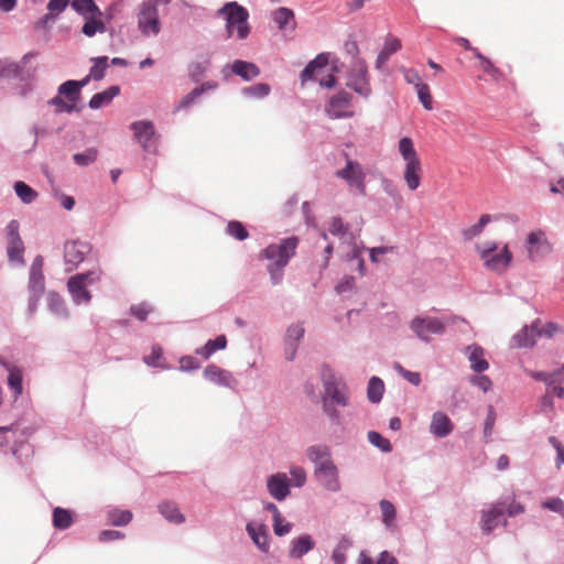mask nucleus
I'll list each match as a JSON object with an SVG mask.
<instances>
[{
  "label": "nucleus",
  "mask_w": 564,
  "mask_h": 564,
  "mask_svg": "<svg viewBox=\"0 0 564 564\" xmlns=\"http://www.w3.org/2000/svg\"><path fill=\"white\" fill-rule=\"evenodd\" d=\"M42 270L43 258L36 256L31 264L28 282V311L31 315L36 312L40 300L45 291V278Z\"/></svg>",
  "instance_id": "obj_9"
},
{
  "label": "nucleus",
  "mask_w": 564,
  "mask_h": 564,
  "mask_svg": "<svg viewBox=\"0 0 564 564\" xmlns=\"http://www.w3.org/2000/svg\"><path fill=\"white\" fill-rule=\"evenodd\" d=\"M498 243L496 241H485L476 246V251L484 262V267L497 274L505 273L510 267L513 256L509 246L505 243L498 253Z\"/></svg>",
  "instance_id": "obj_3"
},
{
  "label": "nucleus",
  "mask_w": 564,
  "mask_h": 564,
  "mask_svg": "<svg viewBox=\"0 0 564 564\" xmlns=\"http://www.w3.org/2000/svg\"><path fill=\"white\" fill-rule=\"evenodd\" d=\"M226 232L234 237L235 239L237 240H245L248 238L249 234L247 231V229L245 228V226L238 221V220H231L228 223L227 225V228H226Z\"/></svg>",
  "instance_id": "obj_54"
},
{
  "label": "nucleus",
  "mask_w": 564,
  "mask_h": 564,
  "mask_svg": "<svg viewBox=\"0 0 564 564\" xmlns=\"http://www.w3.org/2000/svg\"><path fill=\"white\" fill-rule=\"evenodd\" d=\"M94 65L90 67L89 77H93L95 80H100L105 77V70L108 67V57L100 56L91 58Z\"/></svg>",
  "instance_id": "obj_50"
},
{
  "label": "nucleus",
  "mask_w": 564,
  "mask_h": 564,
  "mask_svg": "<svg viewBox=\"0 0 564 564\" xmlns=\"http://www.w3.org/2000/svg\"><path fill=\"white\" fill-rule=\"evenodd\" d=\"M474 55L479 59L482 70L488 74L494 80H499L501 72L498 69L491 61L485 57L478 50H474Z\"/></svg>",
  "instance_id": "obj_48"
},
{
  "label": "nucleus",
  "mask_w": 564,
  "mask_h": 564,
  "mask_svg": "<svg viewBox=\"0 0 564 564\" xmlns=\"http://www.w3.org/2000/svg\"><path fill=\"white\" fill-rule=\"evenodd\" d=\"M326 112L330 118L351 117V96L347 91H339L330 98L326 106Z\"/></svg>",
  "instance_id": "obj_20"
},
{
  "label": "nucleus",
  "mask_w": 564,
  "mask_h": 564,
  "mask_svg": "<svg viewBox=\"0 0 564 564\" xmlns=\"http://www.w3.org/2000/svg\"><path fill=\"white\" fill-rule=\"evenodd\" d=\"M322 383L326 399L332 404L347 406L349 404V392L345 380L335 375V372L325 367L322 371Z\"/></svg>",
  "instance_id": "obj_8"
},
{
  "label": "nucleus",
  "mask_w": 564,
  "mask_h": 564,
  "mask_svg": "<svg viewBox=\"0 0 564 564\" xmlns=\"http://www.w3.org/2000/svg\"><path fill=\"white\" fill-rule=\"evenodd\" d=\"M525 372L534 380L544 382L547 387L557 382V372L533 371L525 370Z\"/></svg>",
  "instance_id": "obj_56"
},
{
  "label": "nucleus",
  "mask_w": 564,
  "mask_h": 564,
  "mask_svg": "<svg viewBox=\"0 0 564 564\" xmlns=\"http://www.w3.org/2000/svg\"><path fill=\"white\" fill-rule=\"evenodd\" d=\"M336 176L344 180L350 187L356 188L360 194H365L366 173L357 161L347 159L345 167L338 170L336 172Z\"/></svg>",
  "instance_id": "obj_16"
},
{
  "label": "nucleus",
  "mask_w": 564,
  "mask_h": 564,
  "mask_svg": "<svg viewBox=\"0 0 564 564\" xmlns=\"http://www.w3.org/2000/svg\"><path fill=\"white\" fill-rule=\"evenodd\" d=\"M384 392V383L378 377H371L367 387V397L371 403L381 401Z\"/></svg>",
  "instance_id": "obj_41"
},
{
  "label": "nucleus",
  "mask_w": 564,
  "mask_h": 564,
  "mask_svg": "<svg viewBox=\"0 0 564 564\" xmlns=\"http://www.w3.org/2000/svg\"><path fill=\"white\" fill-rule=\"evenodd\" d=\"M417 97L423 107L427 110H431L433 108V97L431 95L430 87L424 84L416 88Z\"/></svg>",
  "instance_id": "obj_60"
},
{
  "label": "nucleus",
  "mask_w": 564,
  "mask_h": 564,
  "mask_svg": "<svg viewBox=\"0 0 564 564\" xmlns=\"http://www.w3.org/2000/svg\"><path fill=\"white\" fill-rule=\"evenodd\" d=\"M20 225L18 220H11L6 227L7 254L9 261L17 264H24L23 252L24 245L19 234Z\"/></svg>",
  "instance_id": "obj_14"
},
{
  "label": "nucleus",
  "mask_w": 564,
  "mask_h": 564,
  "mask_svg": "<svg viewBox=\"0 0 564 564\" xmlns=\"http://www.w3.org/2000/svg\"><path fill=\"white\" fill-rule=\"evenodd\" d=\"M271 91V87L265 83H258L256 85L242 89V94L250 98H263Z\"/></svg>",
  "instance_id": "obj_51"
},
{
  "label": "nucleus",
  "mask_w": 564,
  "mask_h": 564,
  "mask_svg": "<svg viewBox=\"0 0 564 564\" xmlns=\"http://www.w3.org/2000/svg\"><path fill=\"white\" fill-rule=\"evenodd\" d=\"M90 251L89 245L82 241H67L64 246V260L67 265H70L66 271L74 270L82 263L86 254Z\"/></svg>",
  "instance_id": "obj_22"
},
{
  "label": "nucleus",
  "mask_w": 564,
  "mask_h": 564,
  "mask_svg": "<svg viewBox=\"0 0 564 564\" xmlns=\"http://www.w3.org/2000/svg\"><path fill=\"white\" fill-rule=\"evenodd\" d=\"M402 47L401 41L393 36L388 35L384 40V44L382 50L380 51L377 61H376V67L381 68L389 59V57L400 51Z\"/></svg>",
  "instance_id": "obj_32"
},
{
  "label": "nucleus",
  "mask_w": 564,
  "mask_h": 564,
  "mask_svg": "<svg viewBox=\"0 0 564 564\" xmlns=\"http://www.w3.org/2000/svg\"><path fill=\"white\" fill-rule=\"evenodd\" d=\"M120 89L118 86H111L101 93L95 94L89 100V107L91 109H99L100 107L108 105L117 95Z\"/></svg>",
  "instance_id": "obj_35"
},
{
  "label": "nucleus",
  "mask_w": 564,
  "mask_h": 564,
  "mask_svg": "<svg viewBox=\"0 0 564 564\" xmlns=\"http://www.w3.org/2000/svg\"><path fill=\"white\" fill-rule=\"evenodd\" d=\"M382 514V522L387 529L391 530L395 527L397 510L393 503L387 499L379 502Z\"/></svg>",
  "instance_id": "obj_40"
},
{
  "label": "nucleus",
  "mask_w": 564,
  "mask_h": 564,
  "mask_svg": "<svg viewBox=\"0 0 564 564\" xmlns=\"http://www.w3.org/2000/svg\"><path fill=\"white\" fill-rule=\"evenodd\" d=\"M399 152L404 161V182L410 191H415L421 185L423 174L421 160L413 148V143H399Z\"/></svg>",
  "instance_id": "obj_6"
},
{
  "label": "nucleus",
  "mask_w": 564,
  "mask_h": 564,
  "mask_svg": "<svg viewBox=\"0 0 564 564\" xmlns=\"http://www.w3.org/2000/svg\"><path fill=\"white\" fill-rule=\"evenodd\" d=\"M523 248L531 262L543 260L553 251V245L542 229L530 231L525 236Z\"/></svg>",
  "instance_id": "obj_11"
},
{
  "label": "nucleus",
  "mask_w": 564,
  "mask_h": 564,
  "mask_svg": "<svg viewBox=\"0 0 564 564\" xmlns=\"http://www.w3.org/2000/svg\"><path fill=\"white\" fill-rule=\"evenodd\" d=\"M503 505L495 503L490 508L481 511L480 527L484 533L490 534L499 525H506L507 520L503 519Z\"/></svg>",
  "instance_id": "obj_21"
},
{
  "label": "nucleus",
  "mask_w": 564,
  "mask_h": 564,
  "mask_svg": "<svg viewBox=\"0 0 564 564\" xmlns=\"http://www.w3.org/2000/svg\"><path fill=\"white\" fill-rule=\"evenodd\" d=\"M538 325H540V319H535L531 325H525L516 333L512 337L513 346L518 348L532 347L539 337Z\"/></svg>",
  "instance_id": "obj_28"
},
{
  "label": "nucleus",
  "mask_w": 564,
  "mask_h": 564,
  "mask_svg": "<svg viewBox=\"0 0 564 564\" xmlns=\"http://www.w3.org/2000/svg\"><path fill=\"white\" fill-rule=\"evenodd\" d=\"M347 86L362 97L367 98L370 96L369 73L364 59H356L352 63L347 76Z\"/></svg>",
  "instance_id": "obj_13"
},
{
  "label": "nucleus",
  "mask_w": 564,
  "mask_h": 564,
  "mask_svg": "<svg viewBox=\"0 0 564 564\" xmlns=\"http://www.w3.org/2000/svg\"><path fill=\"white\" fill-rule=\"evenodd\" d=\"M102 270L96 267L89 271L72 275L66 284L67 292L74 305H89L93 299L89 285L98 283L101 280Z\"/></svg>",
  "instance_id": "obj_2"
},
{
  "label": "nucleus",
  "mask_w": 564,
  "mask_h": 564,
  "mask_svg": "<svg viewBox=\"0 0 564 564\" xmlns=\"http://www.w3.org/2000/svg\"><path fill=\"white\" fill-rule=\"evenodd\" d=\"M273 21L280 30H284L286 24L294 19V12L285 7H280L272 13Z\"/></svg>",
  "instance_id": "obj_49"
},
{
  "label": "nucleus",
  "mask_w": 564,
  "mask_h": 564,
  "mask_svg": "<svg viewBox=\"0 0 564 564\" xmlns=\"http://www.w3.org/2000/svg\"><path fill=\"white\" fill-rule=\"evenodd\" d=\"M47 308L57 318L67 319L69 318V310L64 299L56 292H48L46 296Z\"/></svg>",
  "instance_id": "obj_31"
},
{
  "label": "nucleus",
  "mask_w": 564,
  "mask_h": 564,
  "mask_svg": "<svg viewBox=\"0 0 564 564\" xmlns=\"http://www.w3.org/2000/svg\"><path fill=\"white\" fill-rule=\"evenodd\" d=\"M315 547V541L311 534H301L290 542L289 556L300 560Z\"/></svg>",
  "instance_id": "obj_27"
},
{
  "label": "nucleus",
  "mask_w": 564,
  "mask_h": 564,
  "mask_svg": "<svg viewBox=\"0 0 564 564\" xmlns=\"http://www.w3.org/2000/svg\"><path fill=\"white\" fill-rule=\"evenodd\" d=\"M328 232L333 236L339 237L344 242H351L354 239V237L348 232V225H346L340 217L332 218Z\"/></svg>",
  "instance_id": "obj_39"
},
{
  "label": "nucleus",
  "mask_w": 564,
  "mask_h": 564,
  "mask_svg": "<svg viewBox=\"0 0 564 564\" xmlns=\"http://www.w3.org/2000/svg\"><path fill=\"white\" fill-rule=\"evenodd\" d=\"M267 490L276 501H284L291 494L290 480L285 473H275L267 477Z\"/></svg>",
  "instance_id": "obj_19"
},
{
  "label": "nucleus",
  "mask_w": 564,
  "mask_h": 564,
  "mask_svg": "<svg viewBox=\"0 0 564 564\" xmlns=\"http://www.w3.org/2000/svg\"><path fill=\"white\" fill-rule=\"evenodd\" d=\"M203 375L207 381L226 388H234L237 382L230 371L216 365H208Z\"/></svg>",
  "instance_id": "obj_26"
},
{
  "label": "nucleus",
  "mask_w": 564,
  "mask_h": 564,
  "mask_svg": "<svg viewBox=\"0 0 564 564\" xmlns=\"http://www.w3.org/2000/svg\"><path fill=\"white\" fill-rule=\"evenodd\" d=\"M72 8L85 19L82 32L91 37L97 33L106 32V24L102 20L104 13L94 0H73Z\"/></svg>",
  "instance_id": "obj_5"
},
{
  "label": "nucleus",
  "mask_w": 564,
  "mask_h": 564,
  "mask_svg": "<svg viewBox=\"0 0 564 564\" xmlns=\"http://www.w3.org/2000/svg\"><path fill=\"white\" fill-rule=\"evenodd\" d=\"M25 437L24 430L20 429L19 424H12L10 426H1L0 427V447H4L9 445V443H13L11 446V453L12 455L18 456V444H20V447H24L23 440Z\"/></svg>",
  "instance_id": "obj_24"
},
{
  "label": "nucleus",
  "mask_w": 564,
  "mask_h": 564,
  "mask_svg": "<svg viewBox=\"0 0 564 564\" xmlns=\"http://www.w3.org/2000/svg\"><path fill=\"white\" fill-rule=\"evenodd\" d=\"M152 312V306L148 303H141L138 305L131 306V313L139 319V321H145L149 313Z\"/></svg>",
  "instance_id": "obj_63"
},
{
  "label": "nucleus",
  "mask_w": 564,
  "mask_h": 564,
  "mask_svg": "<svg viewBox=\"0 0 564 564\" xmlns=\"http://www.w3.org/2000/svg\"><path fill=\"white\" fill-rule=\"evenodd\" d=\"M564 333V328L556 324V323H553V322H549L545 324L544 327H539L538 326V336L539 337H547V338H552L554 335L556 334H562Z\"/></svg>",
  "instance_id": "obj_61"
},
{
  "label": "nucleus",
  "mask_w": 564,
  "mask_h": 564,
  "mask_svg": "<svg viewBox=\"0 0 564 564\" xmlns=\"http://www.w3.org/2000/svg\"><path fill=\"white\" fill-rule=\"evenodd\" d=\"M199 368V362L193 356H183L180 359V370L184 372L193 371Z\"/></svg>",
  "instance_id": "obj_64"
},
{
  "label": "nucleus",
  "mask_w": 564,
  "mask_h": 564,
  "mask_svg": "<svg viewBox=\"0 0 564 564\" xmlns=\"http://www.w3.org/2000/svg\"><path fill=\"white\" fill-rule=\"evenodd\" d=\"M69 0H50L47 3L48 13L36 22L37 29H44L67 7Z\"/></svg>",
  "instance_id": "obj_34"
},
{
  "label": "nucleus",
  "mask_w": 564,
  "mask_h": 564,
  "mask_svg": "<svg viewBox=\"0 0 564 564\" xmlns=\"http://www.w3.org/2000/svg\"><path fill=\"white\" fill-rule=\"evenodd\" d=\"M306 456L314 465V469H322L329 465H334L332 451L329 446L324 444L312 445L306 449Z\"/></svg>",
  "instance_id": "obj_25"
},
{
  "label": "nucleus",
  "mask_w": 564,
  "mask_h": 564,
  "mask_svg": "<svg viewBox=\"0 0 564 564\" xmlns=\"http://www.w3.org/2000/svg\"><path fill=\"white\" fill-rule=\"evenodd\" d=\"M454 425L451 419L443 412L437 411L432 415L430 432L438 438H444L453 432Z\"/></svg>",
  "instance_id": "obj_29"
},
{
  "label": "nucleus",
  "mask_w": 564,
  "mask_h": 564,
  "mask_svg": "<svg viewBox=\"0 0 564 564\" xmlns=\"http://www.w3.org/2000/svg\"><path fill=\"white\" fill-rule=\"evenodd\" d=\"M73 523L72 512L67 509L55 508L53 510V525L58 530H65Z\"/></svg>",
  "instance_id": "obj_43"
},
{
  "label": "nucleus",
  "mask_w": 564,
  "mask_h": 564,
  "mask_svg": "<svg viewBox=\"0 0 564 564\" xmlns=\"http://www.w3.org/2000/svg\"><path fill=\"white\" fill-rule=\"evenodd\" d=\"M272 522L274 534L278 536H284L292 530V523L286 521L282 514L279 519H273Z\"/></svg>",
  "instance_id": "obj_59"
},
{
  "label": "nucleus",
  "mask_w": 564,
  "mask_h": 564,
  "mask_svg": "<svg viewBox=\"0 0 564 564\" xmlns=\"http://www.w3.org/2000/svg\"><path fill=\"white\" fill-rule=\"evenodd\" d=\"M14 191L24 204H31L37 196V193L22 181L15 182Z\"/></svg>",
  "instance_id": "obj_46"
},
{
  "label": "nucleus",
  "mask_w": 564,
  "mask_h": 564,
  "mask_svg": "<svg viewBox=\"0 0 564 564\" xmlns=\"http://www.w3.org/2000/svg\"><path fill=\"white\" fill-rule=\"evenodd\" d=\"M246 531L257 549L264 554L270 551V536L268 527L264 523L250 521L246 525Z\"/></svg>",
  "instance_id": "obj_23"
},
{
  "label": "nucleus",
  "mask_w": 564,
  "mask_h": 564,
  "mask_svg": "<svg viewBox=\"0 0 564 564\" xmlns=\"http://www.w3.org/2000/svg\"><path fill=\"white\" fill-rule=\"evenodd\" d=\"M314 478L318 485L329 492H338L341 489L339 478V470L336 464L329 465L324 468L314 469Z\"/></svg>",
  "instance_id": "obj_18"
},
{
  "label": "nucleus",
  "mask_w": 564,
  "mask_h": 564,
  "mask_svg": "<svg viewBox=\"0 0 564 564\" xmlns=\"http://www.w3.org/2000/svg\"><path fill=\"white\" fill-rule=\"evenodd\" d=\"M219 14L226 19L229 35L236 30L238 39L243 40L248 36L250 26L248 23L249 13L246 8L237 2H228L219 10Z\"/></svg>",
  "instance_id": "obj_7"
},
{
  "label": "nucleus",
  "mask_w": 564,
  "mask_h": 564,
  "mask_svg": "<svg viewBox=\"0 0 564 564\" xmlns=\"http://www.w3.org/2000/svg\"><path fill=\"white\" fill-rule=\"evenodd\" d=\"M133 135L139 141H148L154 137L153 124L149 121H137L131 124Z\"/></svg>",
  "instance_id": "obj_42"
},
{
  "label": "nucleus",
  "mask_w": 564,
  "mask_h": 564,
  "mask_svg": "<svg viewBox=\"0 0 564 564\" xmlns=\"http://www.w3.org/2000/svg\"><path fill=\"white\" fill-rule=\"evenodd\" d=\"M217 84L215 83H205L200 87L194 88L191 93H188L185 97L180 101L178 108H187L192 105L202 94L207 89L216 88Z\"/></svg>",
  "instance_id": "obj_45"
},
{
  "label": "nucleus",
  "mask_w": 564,
  "mask_h": 564,
  "mask_svg": "<svg viewBox=\"0 0 564 564\" xmlns=\"http://www.w3.org/2000/svg\"><path fill=\"white\" fill-rule=\"evenodd\" d=\"M496 422V413L492 406H489L487 416L484 423V440L486 443L491 441V435L494 432V426Z\"/></svg>",
  "instance_id": "obj_57"
},
{
  "label": "nucleus",
  "mask_w": 564,
  "mask_h": 564,
  "mask_svg": "<svg viewBox=\"0 0 564 564\" xmlns=\"http://www.w3.org/2000/svg\"><path fill=\"white\" fill-rule=\"evenodd\" d=\"M304 335V322H294L288 326L283 338L284 357L288 361H293L296 358L297 349Z\"/></svg>",
  "instance_id": "obj_17"
},
{
  "label": "nucleus",
  "mask_w": 564,
  "mask_h": 564,
  "mask_svg": "<svg viewBox=\"0 0 564 564\" xmlns=\"http://www.w3.org/2000/svg\"><path fill=\"white\" fill-rule=\"evenodd\" d=\"M159 4H162L159 0L142 2L138 13V28L143 35L159 34L161 30L158 12Z\"/></svg>",
  "instance_id": "obj_12"
},
{
  "label": "nucleus",
  "mask_w": 564,
  "mask_h": 564,
  "mask_svg": "<svg viewBox=\"0 0 564 564\" xmlns=\"http://www.w3.org/2000/svg\"><path fill=\"white\" fill-rule=\"evenodd\" d=\"M468 360L470 362V368L477 373H481L489 368L488 361L485 359V350L474 344L469 345L465 348Z\"/></svg>",
  "instance_id": "obj_30"
},
{
  "label": "nucleus",
  "mask_w": 564,
  "mask_h": 564,
  "mask_svg": "<svg viewBox=\"0 0 564 564\" xmlns=\"http://www.w3.org/2000/svg\"><path fill=\"white\" fill-rule=\"evenodd\" d=\"M0 364L9 371L8 386L13 391L14 397L20 395L22 393V371L19 368L4 362L2 359Z\"/></svg>",
  "instance_id": "obj_36"
},
{
  "label": "nucleus",
  "mask_w": 564,
  "mask_h": 564,
  "mask_svg": "<svg viewBox=\"0 0 564 564\" xmlns=\"http://www.w3.org/2000/svg\"><path fill=\"white\" fill-rule=\"evenodd\" d=\"M541 507L562 514L564 511V501L561 498H551L543 501Z\"/></svg>",
  "instance_id": "obj_62"
},
{
  "label": "nucleus",
  "mask_w": 564,
  "mask_h": 564,
  "mask_svg": "<svg viewBox=\"0 0 564 564\" xmlns=\"http://www.w3.org/2000/svg\"><path fill=\"white\" fill-rule=\"evenodd\" d=\"M160 513L171 523L181 524L185 521V517L180 512L174 502H162L159 505Z\"/></svg>",
  "instance_id": "obj_38"
},
{
  "label": "nucleus",
  "mask_w": 564,
  "mask_h": 564,
  "mask_svg": "<svg viewBox=\"0 0 564 564\" xmlns=\"http://www.w3.org/2000/svg\"><path fill=\"white\" fill-rule=\"evenodd\" d=\"M108 520L115 527L127 525L132 520V513L129 510L113 509L108 512Z\"/></svg>",
  "instance_id": "obj_47"
},
{
  "label": "nucleus",
  "mask_w": 564,
  "mask_h": 564,
  "mask_svg": "<svg viewBox=\"0 0 564 564\" xmlns=\"http://www.w3.org/2000/svg\"><path fill=\"white\" fill-rule=\"evenodd\" d=\"M411 330L422 341L429 343L430 335H442L445 332V324L436 317H414L410 323Z\"/></svg>",
  "instance_id": "obj_15"
},
{
  "label": "nucleus",
  "mask_w": 564,
  "mask_h": 564,
  "mask_svg": "<svg viewBox=\"0 0 564 564\" xmlns=\"http://www.w3.org/2000/svg\"><path fill=\"white\" fill-rule=\"evenodd\" d=\"M393 368L402 378H404L411 384L419 386L421 383L420 372L406 370L399 362H395Z\"/></svg>",
  "instance_id": "obj_58"
},
{
  "label": "nucleus",
  "mask_w": 564,
  "mask_h": 564,
  "mask_svg": "<svg viewBox=\"0 0 564 564\" xmlns=\"http://www.w3.org/2000/svg\"><path fill=\"white\" fill-rule=\"evenodd\" d=\"M299 238L292 236L281 239L278 243H271L262 250L261 257L268 261L267 271L273 285L282 282L284 269L295 254Z\"/></svg>",
  "instance_id": "obj_1"
},
{
  "label": "nucleus",
  "mask_w": 564,
  "mask_h": 564,
  "mask_svg": "<svg viewBox=\"0 0 564 564\" xmlns=\"http://www.w3.org/2000/svg\"><path fill=\"white\" fill-rule=\"evenodd\" d=\"M97 154L98 152L95 148H88L82 153H75L73 159L77 165L87 166L96 161Z\"/></svg>",
  "instance_id": "obj_53"
},
{
  "label": "nucleus",
  "mask_w": 564,
  "mask_h": 564,
  "mask_svg": "<svg viewBox=\"0 0 564 564\" xmlns=\"http://www.w3.org/2000/svg\"><path fill=\"white\" fill-rule=\"evenodd\" d=\"M329 54L321 53L302 70L300 79L302 85L307 82H317L321 87L332 88L336 84L334 76L335 67L328 64Z\"/></svg>",
  "instance_id": "obj_4"
},
{
  "label": "nucleus",
  "mask_w": 564,
  "mask_h": 564,
  "mask_svg": "<svg viewBox=\"0 0 564 564\" xmlns=\"http://www.w3.org/2000/svg\"><path fill=\"white\" fill-rule=\"evenodd\" d=\"M368 441L371 445L375 447H378L383 453H390L392 451V445L389 440L381 436L376 431H369L368 432Z\"/></svg>",
  "instance_id": "obj_52"
},
{
  "label": "nucleus",
  "mask_w": 564,
  "mask_h": 564,
  "mask_svg": "<svg viewBox=\"0 0 564 564\" xmlns=\"http://www.w3.org/2000/svg\"><path fill=\"white\" fill-rule=\"evenodd\" d=\"M490 221H491V216L489 214L481 215L477 224H475L462 231L464 239L471 240L475 237L479 236L482 232L485 226L488 225Z\"/></svg>",
  "instance_id": "obj_44"
},
{
  "label": "nucleus",
  "mask_w": 564,
  "mask_h": 564,
  "mask_svg": "<svg viewBox=\"0 0 564 564\" xmlns=\"http://www.w3.org/2000/svg\"><path fill=\"white\" fill-rule=\"evenodd\" d=\"M352 546V541L347 536H341L332 552V561L334 564H345L347 561V552Z\"/></svg>",
  "instance_id": "obj_37"
},
{
  "label": "nucleus",
  "mask_w": 564,
  "mask_h": 564,
  "mask_svg": "<svg viewBox=\"0 0 564 564\" xmlns=\"http://www.w3.org/2000/svg\"><path fill=\"white\" fill-rule=\"evenodd\" d=\"M231 70L235 75L241 77L243 80H251L260 75L259 67L251 62L237 59L231 65Z\"/></svg>",
  "instance_id": "obj_33"
},
{
  "label": "nucleus",
  "mask_w": 564,
  "mask_h": 564,
  "mask_svg": "<svg viewBox=\"0 0 564 564\" xmlns=\"http://www.w3.org/2000/svg\"><path fill=\"white\" fill-rule=\"evenodd\" d=\"M290 476H291V479H289L290 486L292 485L294 487L301 488L306 484V479H307L306 471L301 466H292L290 468Z\"/></svg>",
  "instance_id": "obj_55"
},
{
  "label": "nucleus",
  "mask_w": 564,
  "mask_h": 564,
  "mask_svg": "<svg viewBox=\"0 0 564 564\" xmlns=\"http://www.w3.org/2000/svg\"><path fill=\"white\" fill-rule=\"evenodd\" d=\"M80 100V93L78 90L77 80H66L59 85L57 95L52 98L48 104L55 108V112L70 113L79 111L77 102Z\"/></svg>",
  "instance_id": "obj_10"
}]
</instances>
